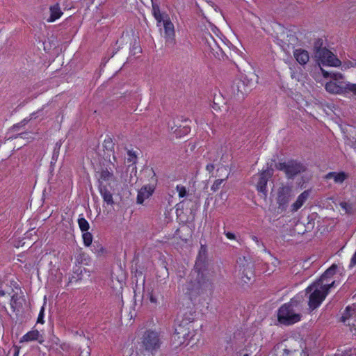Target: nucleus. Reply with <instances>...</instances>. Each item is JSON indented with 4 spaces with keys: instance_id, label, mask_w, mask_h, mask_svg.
Returning <instances> with one entry per match:
<instances>
[{
    "instance_id": "nucleus-2",
    "label": "nucleus",
    "mask_w": 356,
    "mask_h": 356,
    "mask_svg": "<svg viewBox=\"0 0 356 356\" xmlns=\"http://www.w3.org/2000/svg\"><path fill=\"white\" fill-rule=\"evenodd\" d=\"M193 314L191 313L188 317H182L178 320L175 327V332L172 336V341L175 347L182 345H189L191 346L199 340L197 330L193 322Z\"/></svg>"
},
{
    "instance_id": "nucleus-33",
    "label": "nucleus",
    "mask_w": 356,
    "mask_h": 356,
    "mask_svg": "<svg viewBox=\"0 0 356 356\" xmlns=\"http://www.w3.org/2000/svg\"><path fill=\"white\" fill-rule=\"evenodd\" d=\"M213 104L218 108L222 109L225 104L220 95H216L213 98Z\"/></svg>"
},
{
    "instance_id": "nucleus-59",
    "label": "nucleus",
    "mask_w": 356,
    "mask_h": 356,
    "mask_svg": "<svg viewBox=\"0 0 356 356\" xmlns=\"http://www.w3.org/2000/svg\"><path fill=\"white\" fill-rule=\"evenodd\" d=\"M243 356H249L248 354H245Z\"/></svg>"
},
{
    "instance_id": "nucleus-50",
    "label": "nucleus",
    "mask_w": 356,
    "mask_h": 356,
    "mask_svg": "<svg viewBox=\"0 0 356 356\" xmlns=\"http://www.w3.org/2000/svg\"><path fill=\"white\" fill-rule=\"evenodd\" d=\"M351 264L352 265L356 264V252L354 254L353 257L351 259Z\"/></svg>"
},
{
    "instance_id": "nucleus-49",
    "label": "nucleus",
    "mask_w": 356,
    "mask_h": 356,
    "mask_svg": "<svg viewBox=\"0 0 356 356\" xmlns=\"http://www.w3.org/2000/svg\"><path fill=\"white\" fill-rule=\"evenodd\" d=\"M19 352V348L17 346H14V354L13 356H18Z\"/></svg>"
},
{
    "instance_id": "nucleus-20",
    "label": "nucleus",
    "mask_w": 356,
    "mask_h": 356,
    "mask_svg": "<svg viewBox=\"0 0 356 356\" xmlns=\"http://www.w3.org/2000/svg\"><path fill=\"white\" fill-rule=\"evenodd\" d=\"M90 339L88 337H83L81 339L79 356H90L91 349L90 348Z\"/></svg>"
},
{
    "instance_id": "nucleus-47",
    "label": "nucleus",
    "mask_w": 356,
    "mask_h": 356,
    "mask_svg": "<svg viewBox=\"0 0 356 356\" xmlns=\"http://www.w3.org/2000/svg\"><path fill=\"white\" fill-rule=\"evenodd\" d=\"M149 300L152 303H156V302H157V300H156V297L152 293H151L149 295Z\"/></svg>"
},
{
    "instance_id": "nucleus-48",
    "label": "nucleus",
    "mask_w": 356,
    "mask_h": 356,
    "mask_svg": "<svg viewBox=\"0 0 356 356\" xmlns=\"http://www.w3.org/2000/svg\"><path fill=\"white\" fill-rule=\"evenodd\" d=\"M104 252V249L102 247H100L99 249L97 250V254L98 256H101Z\"/></svg>"
},
{
    "instance_id": "nucleus-11",
    "label": "nucleus",
    "mask_w": 356,
    "mask_h": 356,
    "mask_svg": "<svg viewBox=\"0 0 356 356\" xmlns=\"http://www.w3.org/2000/svg\"><path fill=\"white\" fill-rule=\"evenodd\" d=\"M142 343L148 353L156 350L160 346L158 334L154 331H147L143 336Z\"/></svg>"
},
{
    "instance_id": "nucleus-38",
    "label": "nucleus",
    "mask_w": 356,
    "mask_h": 356,
    "mask_svg": "<svg viewBox=\"0 0 356 356\" xmlns=\"http://www.w3.org/2000/svg\"><path fill=\"white\" fill-rule=\"evenodd\" d=\"M59 350L61 351V355H63V351L64 352H69L71 349V346L69 343H67L65 342H63L60 344H59Z\"/></svg>"
},
{
    "instance_id": "nucleus-9",
    "label": "nucleus",
    "mask_w": 356,
    "mask_h": 356,
    "mask_svg": "<svg viewBox=\"0 0 356 356\" xmlns=\"http://www.w3.org/2000/svg\"><path fill=\"white\" fill-rule=\"evenodd\" d=\"M276 168L284 171L288 178H293L305 170V168L302 163L293 161L288 163H279L276 165Z\"/></svg>"
},
{
    "instance_id": "nucleus-32",
    "label": "nucleus",
    "mask_w": 356,
    "mask_h": 356,
    "mask_svg": "<svg viewBox=\"0 0 356 356\" xmlns=\"http://www.w3.org/2000/svg\"><path fill=\"white\" fill-rule=\"evenodd\" d=\"M60 341L59 339L56 338L55 339H53L51 342V344L49 346V350H52L58 354H61L60 350H59V344H60Z\"/></svg>"
},
{
    "instance_id": "nucleus-4",
    "label": "nucleus",
    "mask_w": 356,
    "mask_h": 356,
    "mask_svg": "<svg viewBox=\"0 0 356 356\" xmlns=\"http://www.w3.org/2000/svg\"><path fill=\"white\" fill-rule=\"evenodd\" d=\"M334 284V281L325 285H321L318 282H314L306 289V293H309V307L312 310L316 309L321 304Z\"/></svg>"
},
{
    "instance_id": "nucleus-30",
    "label": "nucleus",
    "mask_w": 356,
    "mask_h": 356,
    "mask_svg": "<svg viewBox=\"0 0 356 356\" xmlns=\"http://www.w3.org/2000/svg\"><path fill=\"white\" fill-rule=\"evenodd\" d=\"M321 71H322V73L323 74V76L324 77H327L329 76H330L333 79L334 81H343L342 79H343V76L341 74H339V73H330L325 70H324L323 69L321 68Z\"/></svg>"
},
{
    "instance_id": "nucleus-15",
    "label": "nucleus",
    "mask_w": 356,
    "mask_h": 356,
    "mask_svg": "<svg viewBox=\"0 0 356 356\" xmlns=\"http://www.w3.org/2000/svg\"><path fill=\"white\" fill-rule=\"evenodd\" d=\"M217 172L220 173V175H216L215 177H220L223 176L224 178L218 179H216L213 185L211 187V189L213 192L217 191L221 186L222 184L227 180V179L229 177V172L227 168L225 165L221 166L220 168H218Z\"/></svg>"
},
{
    "instance_id": "nucleus-21",
    "label": "nucleus",
    "mask_w": 356,
    "mask_h": 356,
    "mask_svg": "<svg viewBox=\"0 0 356 356\" xmlns=\"http://www.w3.org/2000/svg\"><path fill=\"white\" fill-rule=\"evenodd\" d=\"M337 268V265L333 264L325 271V273L318 280L316 281V282H318L321 285L330 284V283H327L325 281L327 279L332 277L335 274Z\"/></svg>"
},
{
    "instance_id": "nucleus-14",
    "label": "nucleus",
    "mask_w": 356,
    "mask_h": 356,
    "mask_svg": "<svg viewBox=\"0 0 356 356\" xmlns=\"http://www.w3.org/2000/svg\"><path fill=\"white\" fill-rule=\"evenodd\" d=\"M161 25L164 28L165 38L167 43L174 44L175 43V33L174 24L172 23L169 17L161 22Z\"/></svg>"
},
{
    "instance_id": "nucleus-1",
    "label": "nucleus",
    "mask_w": 356,
    "mask_h": 356,
    "mask_svg": "<svg viewBox=\"0 0 356 356\" xmlns=\"http://www.w3.org/2000/svg\"><path fill=\"white\" fill-rule=\"evenodd\" d=\"M196 277L191 280L187 289L192 294H199L204 291H211L216 272L207 258V251L204 245H201L195 265Z\"/></svg>"
},
{
    "instance_id": "nucleus-7",
    "label": "nucleus",
    "mask_w": 356,
    "mask_h": 356,
    "mask_svg": "<svg viewBox=\"0 0 356 356\" xmlns=\"http://www.w3.org/2000/svg\"><path fill=\"white\" fill-rule=\"evenodd\" d=\"M277 318L280 323L289 325L298 322L301 316L294 311L291 305L285 304L279 309Z\"/></svg>"
},
{
    "instance_id": "nucleus-46",
    "label": "nucleus",
    "mask_w": 356,
    "mask_h": 356,
    "mask_svg": "<svg viewBox=\"0 0 356 356\" xmlns=\"http://www.w3.org/2000/svg\"><path fill=\"white\" fill-rule=\"evenodd\" d=\"M206 169L209 172H212L214 170V165L211 163L210 164H208L207 166H206Z\"/></svg>"
},
{
    "instance_id": "nucleus-53",
    "label": "nucleus",
    "mask_w": 356,
    "mask_h": 356,
    "mask_svg": "<svg viewBox=\"0 0 356 356\" xmlns=\"http://www.w3.org/2000/svg\"><path fill=\"white\" fill-rule=\"evenodd\" d=\"M272 263L274 264H277V259H273V262Z\"/></svg>"
},
{
    "instance_id": "nucleus-57",
    "label": "nucleus",
    "mask_w": 356,
    "mask_h": 356,
    "mask_svg": "<svg viewBox=\"0 0 356 356\" xmlns=\"http://www.w3.org/2000/svg\"><path fill=\"white\" fill-rule=\"evenodd\" d=\"M354 146H355V148L356 149V140H355V143L354 144Z\"/></svg>"
},
{
    "instance_id": "nucleus-18",
    "label": "nucleus",
    "mask_w": 356,
    "mask_h": 356,
    "mask_svg": "<svg viewBox=\"0 0 356 356\" xmlns=\"http://www.w3.org/2000/svg\"><path fill=\"white\" fill-rule=\"evenodd\" d=\"M31 341H38L40 344L44 342V339L42 336L40 334V332L36 330H31L24 334L22 338L20 339V342H29Z\"/></svg>"
},
{
    "instance_id": "nucleus-37",
    "label": "nucleus",
    "mask_w": 356,
    "mask_h": 356,
    "mask_svg": "<svg viewBox=\"0 0 356 356\" xmlns=\"http://www.w3.org/2000/svg\"><path fill=\"white\" fill-rule=\"evenodd\" d=\"M127 155H128V157H127L128 163H131L133 164L136 163L137 156L134 152H133L131 150H128Z\"/></svg>"
},
{
    "instance_id": "nucleus-43",
    "label": "nucleus",
    "mask_w": 356,
    "mask_h": 356,
    "mask_svg": "<svg viewBox=\"0 0 356 356\" xmlns=\"http://www.w3.org/2000/svg\"><path fill=\"white\" fill-rule=\"evenodd\" d=\"M287 38H289V42H291V44H293L297 41V38L292 34L288 35Z\"/></svg>"
},
{
    "instance_id": "nucleus-34",
    "label": "nucleus",
    "mask_w": 356,
    "mask_h": 356,
    "mask_svg": "<svg viewBox=\"0 0 356 356\" xmlns=\"http://www.w3.org/2000/svg\"><path fill=\"white\" fill-rule=\"evenodd\" d=\"M78 224H79V227L80 229L83 232H86L89 229V227H90L89 223L85 218H79Z\"/></svg>"
},
{
    "instance_id": "nucleus-17",
    "label": "nucleus",
    "mask_w": 356,
    "mask_h": 356,
    "mask_svg": "<svg viewBox=\"0 0 356 356\" xmlns=\"http://www.w3.org/2000/svg\"><path fill=\"white\" fill-rule=\"evenodd\" d=\"M154 192V188L149 186H145L140 188L138 192L136 202L138 204H143V202L149 198Z\"/></svg>"
},
{
    "instance_id": "nucleus-41",
    "label": "nucleus",
    "mask_w": 356,
    "mask_h": 356,
    "mask_svg": "<svg viewBox=\"0 0 356 356\" xmlns=\"http://www.w3.org/2000/svg\"><path fill=\"white\" fill-rule=\"evenodd\" d=\"M341 356H356V350L350 349L346 350L342 353Z\"/></svg>"
},
{
    "instance_id": "nucleus-35",
    "label": "nucleus",
    "mask_w": 356,
    "mask_h": 356,
    "mask_svg": "<svg viewBox=\"0 0 356 356\" xmlns=\"http://www.w3.org/2000/svg\"><path fill=\"white\" fill-rule=\"evenodd\" d=\"M83 240L86 246H90L92 241V236L90 232H84L83 234Z\"/></svg>"
},
{
    "instance_id": "nucleus-6",
    "label": "nucleus",
    "mask_w": 356,
    "mask_h": 356,
    "mask_svg": "<svg viewBox=\"0 0 356 356\" xmlns=\"http://www.w3.org/2000/svg\"><path fill=\"white\" fill-rule=\"evenodd\" d=\"M252 76L250 79L245 77L243 79L238 80L233 85V93L238 99H243L254 87L257 82V77L254 74Z\"/></svg>"
},
{
    "instance_id": "nucleus-23",
    "label": "nucleus",
    "mask_w": 356,
    "mask_h": 356,
    "mask_svg": "<svg viewBox=\"0 0 356 356\" xmlns=\"http://www.w3.org/2000/svg\"><path fill=\"white\" fill-rule=\"evenodd\" d=\"M309 195L308 191L302 192L297 198L296 201L291 205V210L297 211L306 202Z\"/></svg>"
},
{
    "instance_id": "nucleus-24",
    "label": "nucleus",
    "mask_w": 356,
    "mask_h": 356,
    "mask_svg": "<svg viewBox=\"0 0 356 356\" xmlns=\"http://www.w3.org/2000/svg\"><path fill=\"white\" fill-rule=\"evenodd\" d=\"M348 177V175L344 172H329L325 175V179H333L336 183L341 184Z\"/></svg>"
},
{
    "instance_id": "nucleus-13",
    "label": "nucleus",
    "mask_w": 356,
    "mask_h": 356,
    "mask_svg": "<svg viewBox=\"0 0 356 356\" xmlns=\"http://www.w3.org/2000/svg\"><path fill=\"white\" fill-rule=\"evenodd\" d=\"M273 170L272 168H268L266 170H263L259 175V177L257 184V189L264 195H266L267 193L266 186L268 181L273 176Z\"/></svg>"
},
{
    "instance_id": "nucleus-26",
    "label": "nucleus",
    "mask_w": 356,
    "mask_h": 356,
    "mask_svg": "<svg viewBox=\"0 0 356 356\" xmlns=\"http://www.w3.org/2000/svg\"><path fill=\"white\" fill-rule=\"evenodd\" d=\"M113 179V174L107 170H104L100 173L99 183V184H106L107 186H108L111 184L110 181H112Z\"/></svg>"
},
{
    "instance_id": "nucleus-5",
    "label": "nucleus",
    "mask_w": 356,
    "mask_h": 356,
    "mask_svg": "<svg viewBox=\"0 0 356 356\" xmlns=\"http://www.w3.org/2000/svg\"><path fill=\"white\" fill-rule=\"evenodd\" d=\"M323 42L321 39H318L314 44V58L319 65H329L337 67L341 65V61L332 52L327 48L323 47Z\"/></svg>"
},
{
    "instance_id": "nucleus-40",
    "label": "nucleus",
    "mask_w": 356,
    "mask_h": 356,
    "mask_svg": "<svg viewBox=\"0 0 356 356\" xmlns=\"http://www.w3.org/2000/svg\"><path fill=\"white\" fill-rule=\"evenodd\" d=\"M131 53L133 55H136V54H138L140 53H141V48L135 42L134 45H133V48L131 49Z\"/></svg>"
},
{
    "instance_id": "nucleus-10",
    "label": "nucleus",
    "mask_w": 356,
    "mask_h": 356,
    "mask_svg": "<svg viewBox=\"0 0 356 356\" xmlns=\"http://www.w3.org/2000/svg\"><path fill=\"white\" fill-rule=\"evenodd\" d=\"M341 321L350 326L353 334L356 335V303L346 308Z\"/></svg>"
},
{
    "instance_id": "nucleus-51",
    "label": "nucleus",
    "mask_w": 356,
    "mask_h": 356,
    "mask_svg": "<svg viewBox=\"0 0 356 356\" xmlns=\"http://www.w3.org/2000/svg\"><path fill=\"white\" fill-rule=\"evenodd\" d=\"M252 239L254 242H256L257 243H259V239H258V238H257V236H252Z\"/></svg>"
},
{
    "instance_id": "nucleus-52",
    "label": "nucleus",
    "mask_w": 356,
    "mask_h": 356,
    "mask_svg": "<svg viewBox=\"0 0 356 356\" xmlns=\"http://www.w3.org/2000/svg\"><path fill=\"white\" fill-rule=\"evenodd\" d=\"M5 295V292L3 290H0V296H3Z\"/></svg>"
},
{
    "instance_id": "nucleus-31",
    "label": "nucleus",
    "mask_w": 356,
    "mask_h": 356,
    "mask_svg": "<svg viewBox=\"0 0 356 356\" xmlns=\"http://www.w3.org/2000/svg\"><path fill=\"white\" fill-rule=\"evenodd\" d=\"M341 207L344 210L345 213L347 214H353L355 212V208L353 204L341 202H340Z\"/></svg>"
},
{
    "instance_id": "nucleus-8",
    "label": "nucleus",
    "mask_w": 356,
    "mask_h": 356,
    "mask_svg": "<svg viewBox=\"0 0 356 356\" xmlns=\"http://www.w3.org/2000/svg\"><path fill=\"white\" fill-rule=\"evenodd\" d=\"M238 271L241 278L244 282L250 281L254 277V264L250 258L241 257L238 261Z\"/></svg>"
},
{
    "instance_id": "nucleus-36",
    "label": "nucleus",
    "mask_w": 356,
    "mask_h": 356,
    "mask_svg": "<svg viewBox=\"0 0 356 356\" xmlns=\"http://www.w3.org/2000/svg\"><path fill=\"white\" fill-rule=\"evenodd\" d=\"M351 92L356 95V84L346 82V87L344 92Z\"/></svg>"
},
{
    "instance_id": "nucleus-45",
    "label": "nucleus",
    "mask_w": 356,
    "mask_h": 356,
    "mask_svg": "<svg viewBox=\"0 0 356 356\" xmlns=\"http://www.w3.org/2000/svg\"><path fill=\"white\" fill-rule=\"evenodd\" d=\"M225 235H226L227 238H229V239L233 240V239L236 238V236H235L234 234H233L232 232H226Z\"/></svg>"
},
{
    "instance_id": "nucleus-3",
    "label": "nucleus",
    "mask_w": 356,
    "mask_h": 356,
    "mask_svg": "<svg viewBox=\"0 0 356 356\" xmlns=\"http://www.w3.org/2000/svg\"><path fill=\"white\" fill-rule=\"evenodd\" d=\"M218 30L216 27L209 24L204 29L201 30L200 37L207 51H209L214 57L222 59L226 52L230 49L227 44L217 33Z\"/></svg>"
},
{
    "instance_id": "nucleus-39",
    "label": "nucleus",
    "mask_w": 356,
    "mask_h": 356,
    "mask_svg": "<svg viewBox=\"0 0 356 356\" xmlns=\"http://www.w3.org/2000/svg\"><path fill=\"white\" fill-rule=\"evenodd\" d=\"M177 191L179 193V196L180 197H184L186 195V189L184 186H177Z\"/></svg>"
},
{
    "instance_id": "nucleus-56",
    "label": "nucleus",
    "mask_w": 356,
    "mask_h": 356,
    "mask_svg": "<svg viewBox=\"0 0 356 356\" xmlns=\"http://www.w3.org/2000/svg\"><path fill=\"white\" fill-rule=\"evenodd\" d=\"M29 120H26V119H24V121L27 122Z\"/></svg>"
},
{
    "instance_id": "nucleus-29",
    "label": "nucleus",
    "mask_w": 356,
    "mask_h": 356,
    "mask_svg": "<svg viewBox=\"0 0 356 356\" xmlns=\"http://www.w3.org/2000/svg\"><path fill=\"white\" fill-rule=\"evenodd\" d=\"M114 143L113 141V139L108 136L106 138L104 139L103 143V147L105 150L108 152V153L110 154L111 153H113L114 152Z\"/></svg>"
},
{
    "instance_id": "nucleus-19",
    "label": "nucleus",
    "mask_w": 356,
    "mask_h": 356,
    "mask_svg": "<svg viewBox=\"0 0 356 356\" xmlns=\"http://www.w3.org/2000/svg\"><path fill=\"white\" fill-rule=\"evenodd\" d=\"M99 188L100 193L104 199V201L110 205H113L114 204V201L113 200V195L111 192V190L108 188L106 184H99Z\"/></svg>"
},
{
    "instance_id": "nucleus-16",
    "label": "nucleus",
    "mask_w": 356,
    "mask_h": 356,
    "mask_svg": "<svg viewBox=\"0 0 356 356\" xmlns=\"http://www.w3.org/2000/svg\"><path fill=\"white\" fill-rule=\"evenodd\" d=\"M346 82L345 81H330L326 83L325 89L330 93L339 94L345 91Z\"/></svg>"
},
{
    "instance_id": "nucleus-12",
    "label": "nucleus",
    "mask_w": 356,
    "mask_h": 356,
    "mask_svg": "<svg viewBox=\"0 0 356 356\" xmlns=\"http://www.w3.org/2000/svg\"><path fill=\"white\" fill-rule=\"evenodd\" d=\"M292 197V188L291 186H284L278 189L277 202L279 204V209L284 210L288 205Z\"/></svg>"
},
{
    "instance_id": "nucleus-28",
    "label": "nucleus",
    "mask_w": 356,
    "mask_h": 356,
    "mask_svg": "<svg viewBox=\"0 0 356 356\" xmlns=\"http://www.w3.org/2000/svg\"><path fill=\"white\" fill-rule=\"evenodd\" d=\"M10 306L13 312L19 311L22 307V300H21L17 295H13L10 300Z\"/></svg>"
},
{
    "instance_id": "nucleus-25",
    "label": "nucleus",
    "mask_w": 356,
    "mask_h": 356,
    "mask_svg": "<svg viewBox=\"0 0 356 356\" xmlns=\"http://www.w3.org/2000/svg\"><path fill=\"white\" fill-rule=\"evenodd\" d=\"M49 10L50 17L47 19V22H54L63 15V12L61 11L60 8L58 3L51 6Z\"/></svg>"
},
{
    "instance_id": "nucleus-54",
    "label": "nucleus",
    "mask_w": 356,
    "mask_h": 356,
    "mask_svg": "<svg viewBox=\"0 0 356 356\" xmlns=\"http://www.w3.org/2000/svg\"><path fill=\"white\" fill-rule=\"evenodd\" d=\"M218 17H219L220 19H222V18H223V17H222V16L221 15V14H218Z\"/></svg>"
},
{
    "instance_id": "nucleus-55",
    "label": "nucleus",
    "mask_w": 356,
    "mask_h": 356,
    "mask_svg": "<svg viewBox=\"0 0 356 356\" xmlns=\"http://www.w3.org/2000/svg\"><path fill=\"white\" fill-rule=\"evenodd\" d=\"M116 54H117V51L114 54L112 55V58H113L115 56V55H116Z\"/></svg>"
},
{
    "instance_id": "nucleus-58",
    "label": "nucleus",
    "mask_w": 356,
    "mask_h": 356,
    "mask_svg": "<svg viewBox=\"0 0 356 356\" xmlns=\"http://www.w3.org/2000/svg\"><path fill=\"white\" fill-rule=\"evenodd\" d=\"M125 56H123L122 61L124 60Z\"/></svg>"
},
{
    "instance_id": "nucleus-44",
    "label": "nucleus",
    "mask_w": 356,
    "mask_h": 356,
    "mask_svg": "<svg viewBox=\"0 0 356 356\" xmlns=\"http://www.w3.org/2000/svg\"><path fill=\"white\" fill-rule=\"evenodd\" d=\"M43 316H44V308L42 307L41 309V311L39 314L38 318V323H42L43 322Z\"/></svg>"
},
{
    "instance_id": "nucleus-42",
    "label": "nucleus",
    "mask_w": 356,
    "mask_h": 356,
    "mask_svg": "<svg viewBox=\"0 0 356 356\" xmlns=\"http://www.w3.org/2000/svg\"><path fill=\"white\" fill-rule=\"evenodd\" d=\"M19 138H26L28 140H32L34 138L33 136H32L31 133H22L20 134Z\"/></svg>"
},
{
    "instance_id": "nucleus-27",
    "label": "nucleus",
    "mask_w": 356,
    "mask_h": 356,
    "mask_svg": "<svg viewBox=\"0 0 356 356\" xmlns=\"http://www.w3.org/2000/svg\"><path fill=\"white\" fill-rule=\"evenodd\" d=\"M152 13L159 23V26H161V22H163L165 17H168V15L163 16V14H161L159 7L157 5L152 6Z\"/></svg>"
},
{
    "instance_id": "nucleus-22",
    "label": "nucleus",
    "mask_w": 356,
    "mask_h": 356,
    "mask_svg": "<svg viewBox=\"0 0 356 356\" xmlns=\"http://www.w3.org/2000/svg\"><path fill=\"white\" fill-rule=\"evenodd\" d=\"M293 56L300 65H305L309 60V53L302 49H296Z\"/></svg>"
}]
</instances>
